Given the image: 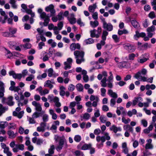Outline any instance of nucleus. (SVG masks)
<instances>
[{"label": "nucleus", "mask_w": 156, "mask_h": 156, "mask_svg": "<svg viewBox=\"0 0 156 156\" xmlns=\"http://www.w3.org/2000/svg\"><path fill=\"white\" fill-rule=\"evenodd\" d=\"M84 52L82 51L76 50L74 51V55L76 59V62L77 64H80L84 61Z\"/></svg>", "instance_id": "1"}, {"label": "nucleus", "mask_w": 156, "mask_h": 156, "mask_svg": "<svg viewBox=\"0 0 156 156\" xmlns=\"http://www.w3.org/2000/svg\"><path fill=\"white\" fill-rule=\"evenodd\" d=\"M55 139L57 140V139H59V144L57 147L56 149L57 151H59L61 150L63 147V145H64L66 148L67 147V145L66 143V140L64 137H62L59 138V137L58 136H55Z\"/></svg>", "instance_id": "2"}, {"label": "nucleus", "mask_w": 156, "mask_h": 156, "mask_svg": "<svg viewBox=\"0 0 156 156\" xmlns=\"http://www.w3.org/2000/svg\"><path fill=\"white\" fill-rule=\"evenodd\" d=\"M147 70L146 69H143L141 71L138 72L135 74L134 77L140 81H141L142 78L143 77L141 76V75H145L147 74Z\"/></svg>", "instance_id": "3"}, {"label": "nucleus", "mask_w": 156, "mask_h": 156, "mask_svg": "<svg viewBox=\"0 0 156 156\" xmlns=\"http://www.w3.org/2000/svg\"><path fill=\"white\" fill-rule=\"evenodd\" d=\"M38 12L40 14V18L44 20H50L49 16L44 12L43 11V9L41 8H39L37 10Z\"/></svg>", "instance_id": "4"}, {"label": "nucleus", "mask_w": 156, "mask_h": 156, "mask_svg": "<svg viewBox=\"0 0 156 156\" xmlns=\"http://www.w3.org/2000/svg\"><path fill=\"white\" fill-rule=\"evenodd\" d=\"M101 21L104 28L109 31H111L112 30L113 26L110 23H107L104 18L102 19Z\"/></svg>", "instance_id": "5"}, {"label": "nucleus", "mask_w": 156, "mask_h": 156, "mask_svg": "<svg viewBox=\"0 0 156 156\" xmlns=\"http://www.w3.org/2000/svg\"><path fill=\"white\" fill-rule=\"evenodd\" d=\"M145 88L147 90L146 93V94L148 96H150L152 94V92L150 89L154 90L155 89L156 86L154 84L151 85L148 84L145 86Z\"/></svg>", "instance_id": "6"}, {"label": "nucleus", "mask_w": 156, "mask_h": 156, "mask_svg": "<svg viewBox=\"0 0 156 156\" xmlns=\"http://www.w3.org/2000/svg\"><path fill=\"white\" fill-rule=\"evenodd\" d=\"M45 11L47 12H50L51 15H55L56 11L54 9V6L53 4H50L48 6L45 7Z\"/></svg>", "instance_id": "7"}, {"label": "nucleus", "mask_w": 156, "mask_h": 156, "mask_svg": "<svg viewBox=\"0 0 156 156\" xmlns=\"http://www.w3.org/2000/svg\"><path fill=\"white\" fill-rule=\"evenodd\" d=\"M124 48L129 52L134 51L136 49L135 47L133 45L129 44H124Z\"/></svg>", "instance_id": "8"}, {"label": "nucleus", "mask_w": 156, "mask_h": 156, "mask_svg": "<svg viewBox=\"0 0 156 156\" xmlns=\"http://www.w3.org/2000/svg\"><path fill=\"white\" fill-rule=\"evenodd\" d=\"M147 143L145 145V147L146 149H152L153 148L154 146L152 143V140L151 139H148L146 140Z\"/></svg>", "instance_id": "9"}, {"label": "nucleus", "mask_w": 156, "mask_h": 156, "mask_svg": "<svg viewBox=\"0 0 156 156\" xmlns=\"http://www.w3.org/2000/svg\"><path fill=\"white\" fill-rule=\"evenodd\" d=\"M24 145L23 144H17L16 145L15 148H12V151L14 152H17L18 150L23 151L24 150Z\"/></svg>", "instance_id": "10"}, {"label": "nucleus", "mask_w": 156, "mask_h": 156, "mask_svg": "<svg viewBox=\"0 0 156 156\" xmlns=\"http://www.w3.org/2000/svg\"><path fill=\"white\" fill-rule=\"evenodd\" d=\"M32 105L35 107V109L38 112H41L42 110V108L40 104L37 102L35 101H34L32 102Z\"/></svg>", "instance_id": "11"}, {"label": "nucleus", "mask_w": 156, "mask_h": 156, "mask_svg": "<svg viewBox=\"0 0 156 156\" xmlns=\"http://www.w3.org/2000/svg\"><path fill=\"white\" fill-rule=\"evenodd\" d=\"M5 92L4 84L2 81H0V98L3 97Z\"/></svg>", "instance_id": "12"}, {"label": "nucleus", "mask_w": 156, "mask_h": 156, "mask_svg": "<svg viewBox=\"0 0 156 156\" xmlns=\"http://www.w3.org/2000/svg\"><path fill=\"white\" fill-rule=\"evenodd\" d=\"M122 152L125 154H127L129 153V150L127 146L126 142H123L122 144Z\"/></svg>", "instance_id": "13"}, {"label": "nucleus", "mask_w": 156, "mask_h": 156, "mask_svg": "<svg viewBox=\"0 0 156 156\" xmlns=\"http://www.w3.org/2000/svg\"><path fill=\"white\" fill-rule=\"evenodd\" d=\"M149 54L147 53H145L142 55V56L140 57L141 58L138 61L140 63H143L147 61L148 59V56Z\"/></svg>", "instance_id": "14"}, {"label": "nucleus", "mask_w": 156, "mask_h": 156, "mask_svg": "<svg viewBox=\"0 0 156 156\" xmlns=\"http://www.w3.org/2000/svg\"><path fill=\"white\" fill-rule=\"evenodd\" d=\"M110 130L112 131L115 133L117 132H121L122 131V128L120 127H117L115 125H112L109 128Z\"/></svg>", "instance_id": "15"}, {"label": "nucleus", "mask_w": 156, "mask_h": 156, "mask_svg": "<svg viewBox=\"0 0 156 156\" xmlns=\"http://www.w3.org/2000/svg\"><path fill=\"white\" fill-rule=\"evenodd\" d=\"M67 19L71 24H73L76 23V19L75 18L74 15L73 13L71 14L68 17Z\"/></svg>", "instance_id": "16"}, {"label": "nucleus", "mask_w": 156, "mask_h": 156, "mask_svg": "<svg viewBox=\"0 0 156 156\" xmlns=\"http://www.w3.org/2000/svg\"><path fill=\"white\" fill-rule=\"evenodd\" d=\"M146 34L145 33L141 32L139 33L138 31L136 32V34L134 35V38L135 39L137 40L139 37H143L146 36Z\"/></svg>", "instance_id": "17"}, {"label": "nucleus", "mask_w": 156, "mask_h": 156, "mask_svg": "<svg viewBox=\"0 0 156 156\" xmlns=\"http://www.w3.org/2000/svg\"><path fill=\"white\" fill-rule=\"evenodd\" d=\"M24 114V112L23 111H21L17 113L16 111H13V115L14 116L17 117L19 119H21L23 116Z\"/></svg>", "instance_id": "18"}, {"label": "nucleus", "mask_w": 156, "mask_h": 156, "mask_svg": "<svg viewBox=\"0 0 156 156\" xmlns=\"http://www.w3.org/2000/svg\"><path fill=\"white\" fill-rule=\"evenodd\" d=\"M108 94L112 98H116L118 97V95L116 93L114 92L111 89L108 90Z\"/></svg>", "instance_id": "19"}, {"label": "nucleus", "mask_w": 156, "mask_h": 156, "mask_svg": "<svg viewBox=\"0 0 156 156\" xmlns=\"http://www.w3.org/2000/svg\"><path fill=\"white\" fill-rule=\"evenodd\" d=\"M96 139L98 142H99L101 141L102 143L99 145V146H102L103 145V143L105 141V137L103 136H98L96 137Z\"/></svg>", "instance_id": "20"}, {"label": "nucleus", "mask_w": 156, "mask_h": 156, "mask_svg": "<svg viewBox=\"0 0 156 156\" xmlns=\"http://www.w3.org/2000/svg\"><path fill=\"white\" fill-rule=\"evenodd\" d=\"M51 83L54 84V82H51L49 80H47L44 83V86L45 87H49L50 89H51L53 87Z\"/></svg>", "instance_id": "21"}, {"label": "nucleus", "mask_w": 156, "mask_h": 156, "mask_svg": "<svg viewBox=\"0 0 156 156\" xmlns=\"http://www.w3.org/2000/svg\"><path fill=\"white\" fill-rule=\"evenodd\" d=\"M143 99L140 97H136L133 100L132 103V105L134 106L136 105L138 103H139L140 101H142Z\"/></svg>", "instance_id": "22"}, {"label": "nucleus", "mask_w": 156, "mask_h": 156, "mask_svg": "<svg viewBox=\"0 0 156 156\" xmlns=\"http://www.w3.org/2000/svg\"><path fill=\"white\" fill-rule=\"evenodd\" d=\"M7 134L9 138L11 139H13L16 136V133H15L13 131L11 130L8 131Z\"/></svg>", "instance_id": "23"}, {"label": "nucleus", "mask_w": 156, "mask_h": 156, "mask_svg": "<svg viewBox=\"0 0 156 156\" xmlns=\"http://www.w3.org/2000/svg\"><path fill=\"white\" fill-rule=\"evenodd\" d=\"M53 101L55 103V105L57 107H59L61 106V104L59 102V99L58 97H54Z\"/></svg>", "instance_id": "24"}, {"label": "nucleus", "mask_w": 156, "mask_h": 156, "mask_svg": "<svg viewBox=\"0 0 156 156\" xmlns=\"http://www.w3.org/2000/svg\"><path fill=\"white\" fill-rule=\"evenodd\" d=\"M123 129L126 131H129L130 132H133V129L129 125H125L123 127Z\"/></svg>", "instance_id": "25"}, {"label": "nucleus", "mask_w": 156, "mask_h": 156, "mask_svg": "<svg viewBox=\"0 0 156 156\" xmlns=\"http://www.w3.org/2000/svg\"><path fill=\"white\" fill-rule=\"evenodd\" d=\"M153 77H150L148 79H147V77L145 76H143L141 78V80L143 82L147 81L148 83H152L153 82Z\"/></svg>", "instance_id": "26"}, {"label": "nucleus", "mask_w": 156, "mask_h": 156, "mask_svg": "<svg viewBox=\"0 0 156 156\" xmlns=\"http://www.w3.org/2000/svg\"><path fill=\"white\" fill-rule=\"evenodd\" d=\"M96 7V4L95 3L93 4L92 5L89 6L88 7V10L90 12H94L95 9Z\"/></svg>", "instance_id": "27"}, {"label": "nucleus", "mask_w": 156, "mask_h": 156, "mask_svg": "<svg viewBox=\"0 0 156 156\" xmlns=\"http://www.w3.org/2000/svg\"><path fill=\"white\" fill-rule=\"evenodd\" d=\"M96 30L94 29L92 30H91L90 31V36L92 37H96L98 38L99 37V35L95 34Z\"/></svg>", "instance_id": "28"}, {"label": "nucleus", "mask_w": 156, "mask_h": 156, "mask_svg": "<svg viewBox=\"0 0 156 156\" xmlns=\"http://www.w3.org/2000/svg\"><path fill=\"white\" fill-rule=\"evenodd\" d=\"M28 102V100L27 99L24 100L23 101H18V106H22L24 105H26Z\"/></svg>", "instance_id": "29"}, {"label": "nucleus", "mask_w": 156, "mask_h": 156, "mask_svg": "<svg viewBox=\"0 0 156 156\" xmlns=\"http://www.w3.org/2000/svg\"><path fill=\"white\" fill-rule=\"evenodd\" d=\"M8 129H14L16 127V125L14 123H10L8 124Z\"/></svg>", "instance_id": "30"}, {"label": "nucleus", "mask_w": 156, "mask_h": 156, "mask_svg": "<svg viewBox=\"0 0 156 156\" xmlns=\"http://www.w3.org/2000/svg\"><path fill=\"white\" fill-rule=\"evenodd\" d=\"M65 89L66 88L62 86H61L60 87V95L64 96L65 95L66 93L65 91Z\"/></svg>", "instance_id": "31"}, {"label": "nucleus", "mask_w": 156, "mask_h": 156, "mask_svg": "<svg viewBox=\"0 0 156 156\" xmlns=\"http://www.w3.org/2000/svg\"><path fill=\"white\" fill-rule=\"evenodd\" d=\"M137 113V111L135 109H133L132 111H129L127 113V115L129 117H131L133 115H135Z\"/></svg>", "instance_id": "32"}, {"label": "nucleus", "mask_w": 156, "mask_h": 156, "mask_svg": "<svg viewBox=\"0 0 156 156\" xmlns=\"http://www.w3.org/2000/svg\"><path fill=\"white\" fill-rule=\"evenodd\" d=\"M13 97L12 96H9L8 98V101L7 102L8 104L10 106L13 105L14 102L12 101Z\"/></svg>", "instance_id": "33"}, {"label": "nucleus", "mask_w": 156, "mask_h": 156, "mask_svg": "<svg viewBox=\"0 0 156 156\" xmlns=\"http://www.w3.org/2000/svg\"><path fill=\"white\" fill-rule=\"evenodd\" d=\"M90 24V26L93 28H95L98 26L99 24L98 22L96 20L94 21H91Z\"/></svg>", "instance_id": "34"}, {"label": "nucleus", "mask_w": 156, "mask_h": 156, "mask_svg": "<svg viewBox=\"0 0 156 156\" xmlns=\"http://www.w3.org/2000/svg\"><path fill=\"white\" fill-rule=\"evenodd\" d=\"M84 42L86 44H88L93 43L94 41L93 39L89 38L85 40Z\"/></svg>", "instance_id": "35"}, {"label": "nucleus", "mask_w": 156, "mask_h": 156, "mask_svg": "<svg viewBox=\"0 0 156 156\" xmlns=\"http://www.w3.org/2000/svg\"><path fill=\"white\" fill-rule=\"evenodd\" d=\"M9 2L11 4L12 8L14 9L17 8V5L16 4V1L15 0H10Z\"/></svg>", "instance_id": "36"}, {"label": "nucleus", "mask_w": 156, "mask_h": 156, "mask_svg": "<svg viewBox=\"0 0 156 156\" xmlns=\"http://www.w3.org/2000/svg\"><path fill=\"white\" fill-rule=\"evenodd\" d=\"M107 81L106 77H104L101 80V86L104 87H105L107 86V84L106 83Z\"/></svg>", "instance_id": "37"}, {"label": "nucleus", "mask_w": 156, "mask_h": 156, "mask_svg": "<svg viewBox=\"0 0 156 156\" xmlns=\"http://www.w3.org/2000/svg\"><path fill=\"white\" fill-rule=\"evenodd\" d=\"M3 152L4 153L6 154L7 156H12V154L9 151V147L5 150H4Z\"/></svg>", "instance_id": "38"}, {"label": "nucleus", "mask_w": 156, "mask_h": 156, "mask_svg": "<svg viewBox=\"0 0 156 156\" xmlns=\"http://www.w3.org/2000/svg\"><path fill=\"white\" fill-rule=\"evenodd\" d=\"M91 147V144H84L81 147V149L83 150H86L90 149Z\"/></svg>", "instance_id": "39"}, {"label": "nucleus", "mask_w": 156, "mask_h": 156, "mask_svg": "<svg viewBox=\"0 0 156 156\" xmlns=\"http://www.w3.org/2000/svg\"><path fill=\"white\" fill-rule=\"evenodd\" d=\"M122 122L124 123V124H127L130 122V120L128 118L127 119H126L124 116H122Z\"/></svg>", "instance_id": "40"}, {"label": "nucleus", "mask_w": 156, "mask_h": 156, "mask_svg": "<svg viewBox=\"0 0 156 156\" xmlns=\"http://www.w3.org/2000/svg\"><path fill=\"white\" fill-rule=\"evenodd\" d=\"M76 87L77 90L78 91H81L83 90V86L80 83L77 84L76 85Z\"/></svg>", "instance_id": "41"}, {"label": "nucleus", "mask_w": 156, "mask_h": 156, "mask_svg": "<svg viewBox=\"0 0 156 156\" xmlns=\"http://www.w3.org/2000/svg\"><path fill=\"white\" fill-rule=\"evenodd\" d=\"M8 126V123L6 122H1L0 123V128L4 129Z\"/></svg>", "instance_id": "42"}, {"label": "nucleus", "mask_w": 156, "mask_h": 156, "mask_svg": "<svg viewBox=\"0 0 156 156\" xmlns=\"http://www.w3.org/2000/svg\"><path fill=\"white\" fill-rule=\"evenodd\" d=\"M155 30V27L154 26H152L151 27H148L147 29V32L153 33Z\"/></svg>", "instance_id": "43"}, {"label": "nucleus", "mask_w": 156, "mask_h": 156, "mask_svg": "<svg viewBox=\"0 0 156 156\" xmlns=\"http://www.w3.org/2000/svg\"><path fill=\"white\" fill-rule=\"evenodd\" d=\"M131 23L133 26L135 28H137L139 26V23L136 20H132Z\"/></svg>", "instance_id": "44"}, {"label": "nucleus", "mask_w": 156, "mask_h": 156, "mask_svg": "<svg viewBox=\"0 0 156 156\" xmlns=\"http://www.w3.org/2000/svg\"><path fill=\"white\" fill-rule=\"evenodd\" d=\"M63 26V23L62 21L59 22L57 24V29L58 30H61Z\"/></svg>", "instance_id": "45"}, {"label": "nucleus", "mask_w": 156, "mask_h": 156, "mask_svg": "<svg viewBox=\"0 0 156 156\" xmlns=\"http://www.w3.org/2000/svg\"><path fill=\"white\" fill-rule=\"evenodd\" d=\"M77 23L80 27H83L85 25V23L82 21L80 18L78 19Z\"/></svg>", "instance_id": "46"}, {"label": "nucleus", "mask_w": 156, "mask_h": 156, "mask_svg": "<svg viewBox=\"0 0 156 156\" xmlns=\"http://www.w3.org/2000/svg\"><path fill=\"white\" fill-rule=\"evenodd\" d=\"M101 122L103 123H105L107 120L106 117L103 115H101L99 118Z\"/></svg>", "instance_id": "47"}, {"label": "nucleus", "mask_w": 156, "mask_h": 156, "mask_svg": "<svg viewBox=\"0 0 156 156\" xmlns=\"http://www.w3.org/2000/svg\"><path fill=\"white\" fill-rule=\"evenodd\" d=\"M90 100L93 101L94 100L97 101H99V99L97 96H95L93 95H91L90 98Z\"/></svg>", "instance_id": "48"}, {"label": "nucleus", "mask_w": 156, "mask_h": 156, "mask_svg": "<svg viewBox=\"0 0 156 156\" xmlns=\"http://www.w3.org/2000/svg\"><path fill=\"white\" fill-rule=\"evenodd\" d=\"M63 12L62 11H60L57 15V17L58 18V20H61L64 19L63 16Z\"/></svg>", "instance_id": "49"}, {"label": "nucleus", "mask_w": 156, "mask_h": 156, "mask_svg": "<svg viewBox=\"0 0 156 156\" xmlns=\"http://www.w3.org/2000/svg\"><path fill=\"white\" fill-rule=\"evenodd\" d=\"M108 34V33L105 30L103 32L102 35V40H106V37Z\"/></svg>", "instance_id": "50"}, {"label": "nucleus", "mask_w": 156, "mask_h": 156, "mask_svg": "<svg viewBox=\"0 0 156 156\" xmlns=\"http://www.w3.org/2000/svg\"><path fill=\"white\" fill-rule=\"evenodd\" d=\"M34 78V76L32 74H31L26 78V80L27 81H30Z\"/></svg>", "instance_id": "51"}, {"label": "nucleus", "mask_w": 156, "mask_h": 156, "mask_svg": "<svg viewBox=\"0 0 156 156\" xmlns=\"http://www.w3.org/2000/svg\"><path fill=\"white\" fill-rule=\"evenodd\" d=\"M48 75L50 77H51L53 75V70L52 68L49 69L47 71Z\"/></svg>", "instance_id": "52"}, {"label": "nucleus", "mask_w": 156, "mask_h": 156, "mask_svg": "<svg viewBox=\"0 0 156 156\" xmlns=\"http://www.w3.org/2000/svg\"><path fill=\"white\" fill-rule=\"evenodd\" d=\"M64 64L65 65L64 69L65 70H67V69H69L71 68V64L68 63L66 62H64Z\"/></svg>", "instance_id": "53"}, {"label": "nucleus", "mask_w": 156, "mask_h": 156, "mask_svg": "<svg viewBox=\"0 0 156 156\" xmlns=\"http://www.w3.org/2000/svg\"><path fill=\"white\" fill-rule=\"evenodd\" d=\"M90 117V114L87 113H85L83 115V119L88 120L89 119Z\"/></svg>", "instance_id": "54"}, {"label": "nucleus", "mask_w": 156, "mask_h": 156, "mask_svg": "<svg viewBox=\"0 0 156 156\" xmlns=\"http://www.w3.org/2000/svg\"><path fill=\"white\" fill-rule=\"evenodd\" d=\"M74 140L76 142H79L81 140V137L79 135H76L75 136Z\"/></svg>", "instance_id": "55"}, {"label": "nucleus", "mask_w": 156, "mask_h": 156, "mask_svg": "<svg viewBox=\"0 0 156 156\" xmlns=\"http://www.w3.org/2000/svg\"><path fill=\"white\" fill-rule=\"evenodd\" d=\"M49 91L47 89H45L42 90V91L41 94V96L44 95L45 94H48L49 93Z\"/></svg>", "instance_id": "56"}, {"label": "nucleus", "mask_w": 156, "mask_h": 156, "mask_svg": "<svg viewBox=\"0 0 156 156\" xmlns=\"http://www.w3.org/2000/svg\"><path fill=\"white\" fill-rule=\"evenodd\" d=\"M116 98H112L111 99L110 102V106L112 107H113L116 104Z\"/></svg>", "instance_id": "57"}, {"label": "nucleus", "mask_w": 156, "mask_h": 156, "mask_svg": "<svg viewBox=\"0 0 156 156\" xmlns=\"http://www.w3.org/2000/svg\"><path fill=\"white\" fill-rule=\"evenodd\" d=\"M51 16L52 17L51 18V20L53 22H56L58 20V17L56 16H55V15H51Z\"/></svg>", "instance_id": "58"}, {"label": "nucleus", "mask_w": 156, "mask_h": 156, "mask_svg": "<svg viewBox=\"0 0 156 156\" xmlns=\"http://www.w3.org/2000/svg\"><path fill=\"white\" fill-rule=\"evenodd\" d=\"M75 88V86L72 84H70L69 85L68 87V90L70 91H72L74 90Z\"/></svg>", "instance_id": "59"}, {"label": "nucleus", "mask_w": 156, "mask_h": 156, "mask_svg": "<svg viewBox=\"0 0 156 156\" xmlns=\"http://www.w3.org/2000/svg\"><path fill=\"white\" fill-rule=\"evenodd\" d=\"M101 95L103 97H105L106 95V90L104 88H101Z\"/></svg>", "instance_id": "60"}, {"label": "nucleus", "mask_w": 156, "mask_h": 156, "mask_svg": "<svg viewBox=\"0 0 156 156\" xmlns=\"http://www.w3.org/2000/svg\"><path fill=\"white\" fill-rule=\"evenodd\" d=\"M148 16L151 19H154L155 16V15L154 12H151L148 14Z\"/></svg>", "instance_id": "61"}, {"label": "nucleus", "mask_w": 156, "mask_h": 156, "mask_svg": "<svg viewBox=\"0 0 156 156\" xmlns=\"http://www.w3.org/2000/svg\"><path fill=\"white\" fill-rule=\"evenodd\" d=\"M17 30L14 28H10L9 29V31L10 32V34H13L16 33Z\"/></svg>", "instance_id": "62"}, {"label": "nucleus", "mask_w": 156, "mask_h": 156, "mask_svg": "<svg viewBox=\"0 0 156 156\" xmlns=\"http://www.w3.org/2000/svg\"><path fill=\"white\" fill-rule=\"evenodd\" d=\"M104 136L105 137V140H108L110 139L111 138L108 133L105 132L104 133Z\"/></svg>", "instance_id": "63"}, {"label": "nucleus", "mask_w": 156, "mask_h": 156, "mask_svg": "<svg viewBox=\"0 0 156 156\" xmlns=\"http://www.w3.org/2000/svg\"><path fill=\"white\" fill-rule=\"evenodd\" d=\"M75 153L76 156H83V154L81 152L78 151H75Z\"/></svg>", "instance_id": "64"}]
</instances>
